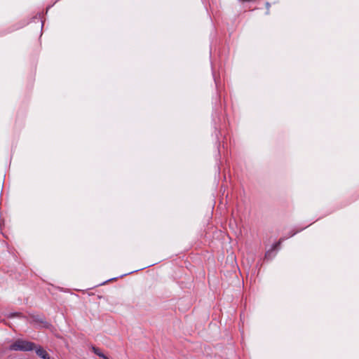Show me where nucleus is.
I'll use <instances>...</instances> for the list:
<instances>
[{
	"label": "nucleus",
	"mask_w": 359,
	"mask_h": 359,
	"mask_svg": "<svg viewBox=\"0 0 359 359\" xmlns=\"http://www.w3.org/2000/svg\"><path fill=\"white\" fill-rule=\"evenodd\" d=\"M37 355L43 359H49L48 353L43 348H39L36 350Z\"/></svg>",
	"instance_id": "f03ea898"
},
{
	"label": "nucleus",
	"mask_w": 359,
	"mask_h": 359,
	"mask_svg": "<svg viewBox=\"0 0 359 359\" xmlns=\"http://www.w3.org/2000/svg\"><path fill=\"white\" fill-rule=\"evenodd\" d=\"M283 241V238H280V241H279L277 243H276V244L273 245V249L277 248L280 245V243H281Z\"/></svg>",
	"instance_id": "20e7f679"
},
{
	"label": "nucleus",
	"mask_w": 359,
	"mask_h": 359,
	"mask_svg": "<svg viewBox=\"0 0 359 359\" xmlns=\"http://www.w3.org/2000/svg\"><path fill=\"white\" fill-rule=\"evenodd\" d=\"M295 233H296V232L292 233L290 235V236H292L295 235Z\"/></svg>",
	"instance_id": "39448f33"
},
{
	"label": "nucleus",
	"mask_w": 359,
	"mask_h": 359,
	"mask_svg": "<svg viewBox=\"0 0 359 359\" xmlns=\"http://www.w3.org/2000/svg\"><path fill=\"white\" fill-rule=\"evenodd\" d=\"M34 344L29 341L18 340L11 345L10 349L13 351H30L34 348Z\"/></svg>",
	"instance_id": "f257e3e1"
},
{
	"label": "nucleus",
	"mask_w": 359,
	"mask_h": 359,
	"mask_svg": "<svg viewBox=\"0 0 359 359\" xmlns=\"http://www.w3.org/2000/svg\"><path fill=\"white\" fill-rule=\"evenodd\" d=\"M93 352L97 355L98 356L102 358L103 359H109L106 355H104L99 348L93 347Z\"/></svg>",
	"instance_id": "7ed1b4c3"
}]
</instances>
